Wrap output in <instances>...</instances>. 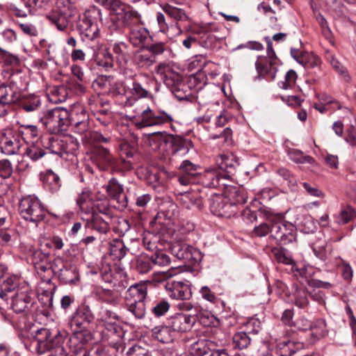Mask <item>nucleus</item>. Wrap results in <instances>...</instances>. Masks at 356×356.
<instances>
[{
  "instance_id": "32",
  "label": "nucleus",
  "mask_w": 356,
  "mask_h": 356,
  "mask_svg": "<svg viewBox=\"0 0 356 356\" xmlns=\"http://www.w3.org/2000/svg\"><path fill=\"white\" fill-rule=\"evenodd\" d=\"M146 80V83L143 86L138 80H135L132 83V87L130 89L131 95L135 97L136 99L142 98H148L152 96L149 91V84L152 83L153 80L151 79L148 76H144Z\"/></svg>"
},
{
  "instance_id": "4",
  "label": "nucleus",
  "mask_w": 356,
  "mask_h": 356,
  "mask_svg": "<svg viewBox=\"0 0 356 356\" xmlns=\"http://www.w3.org/2000/svg\"><path fill=\"white\" fill-rule=\"evenodd\" d=\"M173 120V117L170 113L164 111H154L149 107L144 110L140 115L134 116L132 118V122L138 129L170 124Z\"/></svg>"
},
{
  "instance_id": "40",
  "label": "nucleus",
  "mask_w": 356,
  "mask_h": 356,
  "mask_svg": "<svg viewBox=\"0 0 356 356\" xmlns=\"http://www.w3.org/2000/svg\"><path fill=\"white\" fill-rule=\"evenodd\" d=\"M289 156L290 159L296 163H309L312 165L316 164L315 159L312 156L305 155L302 151L296 149L289 150Z\"/></svg>"
},
{
  "instance_id": "12",
  "label": "nucleus",
  "mask_w": 356,
  "mask_h": 356,
  "mask_svg": "<svg viewBox=\"0 0 356 356\" xmlns=\"http://www.w3.org/2000/svg\"><path fill=\"white\" fill-rule=\"evenodd\" d=\"M165 288L168 291L169 296L173 299L188 300L192 296L189 286L182 282H167Z\"/></svg>"
},
{
  "instance_id": "5",
  "label": "nucleus",
  "mask_w": 356,
  "mask_h": 356,
  "mask_svg": "<svg viewBox=\"0 0 356 356\" xmlns=\"http://www.w3.org/2000/svg\"><path fill=\"white\" fill-rule=\"evenodd\" d=\"M43 124L51 134L65 131L70 124L69 112L63 107L53 108L46 115Z\"/></svg>"
},
{
  "instance_id": "19",
  "label": "nucleus",
  "mask_w": 356,
  "mask_h": 356,
  "mask_svg": "<svg viewBox=\"0 0 356 356\" xmlns=\"http://www.w3.org/2000/svg\"><path fill=\"white\" fill-rule=\"evenodd\" d=\"M46 145L41 138L28 143L24 151V156H26L33 161H36L46 154Z\"/></svg>"
},
{
  "instance_id": "7",
  "label": "nucleus",
  "mask_w": 356,
  "mask_h": 356,
  "mask_svg": "<svg viewBox=\"0 0 356 356\" xmlns=\"http://www.w3.org/2000/svg\"><path fill=\"white\" fill-rule=\"evenodd\" d=\"M211 212L217 216L229 218L236 213V208L229 204L222 195L213 194L209 199Z\"/></svg>"
},
{
  "instance_id": "42",
  "label": "nucleus",
  "mask_w": 356,
  "mask_h": 356,
  "mask_svg": "<svg viewBox=\"0 0 356 356\" xmlns=\"http://www.w3.org/2000/svg\"><path fill=\"white\" fill-rule=\"evenodd\" d=\"M251 339L246 332H238L232 337V346L235 349H245L250 344Z\"/></svg>"
},
{
  "instance_id": "64",
  "label": "nucleus",
  "mask_w": 356,
  "mask_h": 356,
  "mask_svg": "<svg viewBox=\"0 0 356 356\" xmlns=\"http://www.w3.org/2000/svg\"><path fill=\"white\" fill-rule=\"evenodd\" d=\"M128 356H152L150 350L139 345H134L131 347L128 352Z\"/></svg>"
},
{
  "instance_id": "10",
  "label": "nucleus",
  "mask_w": 356,
  "mask_h": 356,
  "mask_svg": "<svg viewBox=\"0 0 356 356\" xmlns=\"http://www.w3.org/2000/svg\"><path fill=\"white\" fill-rule=\"evenodd\" d=\"M45 148L51 153L58 154L62 156L64 154L72 152L73 148L71 147L72 140L70 138H58L54 137L48 138Z\"/></svg>"
},
{
  "instance_id": "34",
  "label": "nucleus",
  "mask_w": 356,
  "mask_h": 356,
  "mask_svg": "<svg viewBox=\"0 0 356 356\" xmlns=\"http://www.w3.org/2000/svg\"><path fill=\"white\" fill-rule=\"evenodd\" d=\"M154 337L163 343H168L173 341L175 332L168 323V325L156 327L153 329Z\"/></svg>"
},
{
  "instance_id": "3",
  "label": "nucleus",
  "mask_w": 356,
  "mask_h": 356,
  "mask_svg": "<svg viewBox=\"0 0 356 356\" xmlns=\"http://www.w3.org/2000/svg\"><path fill=\"white\" fill-rule=\"evenodd\" d=\"M120 15L122 25L129 27L130 42L134 46L143 45L149 36V31L140 24V14L135 10H130Z\"/></svg>"
},
{
  "instance_id": "28",
  "label": "nucleus",
  "mask_w": 356,
  "mask_h": 356,
  "mask_svg": "<svg viewBox=\"0 0 356 356\" xmlns=\"http://www.w3.org/2000/svg\"><path fill=\"white\" fill-rule=\"evenodd\" d=\"M111 220L103 218L99 213H94L91 218L86 220V227L92 228L101 234H106L110 229L108 220Z\"/></svg>"
},
{
  "instance_id": "50",
  "label": "nucleus",
  "mask_w": 356,
  "mask_h": 356,
  "mask_svg": "<svg viewBox=\"0 0 356 356\" xmlns=\"http://www.w3.org/2000/svg\"><path fill=\"white\" fill-rule=\"evenodd\" d=\"M314 339H318L325 336L327 332L326 323L323 319H318L312 323L310 328Z\"/></svg>"
},
{
  "instance_id": "44",
  "label": "nucleus",
  "mask_w": 356,
  "mask_h": 356,
  "mask_svg": "<svg viewBox=\"0 0 356 356\" xmlns=\"http://www.w3.org/2000/svg\"><path fill=\"white\" fill-rule=\"evenodd\" d=\"M41 106V101L38 97H31L23 99L19 103V108L26 113L38 111Z\"/></svg>"
},
{
  "instance_id": "33",
  "label": "nucleus",
  "mask_w": 356,
  "mask_h": 356,
  "mask_svg": "<svg viewBox=\"0 0 356 356\" xmlns=\"http://www.w3.org/2000/svg\"><path fill=\"white\" fill-rule=\"evenodd\" d=\"M154 266L153 258L146 254H140L135 260L134 268L140 274L149 273Z\"/></svg>"
},
{
  "instance_id": "23",
  "label": "nucleus",
  "mask_w": 356,
  "mask_h": 356,
  "mask_svg": "<svg viewBox=\"0 0 356 356\" xmlns=\"http://www.w3.org/2000/svg\"><path fill=\"white\" fill-rule=\"evenodd\" d=\"M147 293V287L145 283H139L131 285L126 292V302H145Z\"/></svg>"
},
{
  "instance_id": "29",
  "label": "nucleus",
  "mask_w": 356,
  "mask_h": 356,
  "mask_svg": "<svg viewBox=\"0 0 356 356\" xmlns=\"http://www.w3.org/2000/svg\"><path fill=\"white\" fill-rule=\"evenodd\" d=\"M193 248L186 243L176 241L171 245V252L177 259L189 261L193 258Z\"/></svg>"
},
{
  "instance_id": "18",
  "label": "nucleus",
  "mask_w": 356,
  "mask_h": 356,
  "mask_svg": "<svg viewBox=\"0 0 356 356\" xmlns=\"http://www.w3.org/2000/svg\"><path fill=\"white\" fill-rule=\"evenodd\" d=\"M133 62L138 67L147 69L156 63V59L147 47H143L134 53Z\"/></svg>"
},
{
  "instance_id": "11",
  "label": "nucleus",
  "mask_w": 356,
  "mask_h": 356,
  "mask_svg": "<svg viewBox=\"0 0 356 356\" xmlns=\"http://www.w3.org/2000/svg\"><path fill=\"white\" fill-rule=\"evenodd\" d=\"M92 161L102 170H106L115 162V159L110 151L102 146H96L92 151Z\"/></svg>"
},
{
  "instance_id": "15",
  "label": "nucleus",
  "mask_w": 356,
  "mask_h": 356,
  "mask_svg": "<svg viewBox=\"0 0 356 356\" xmlns=\"http://www.w3.org/2000/svg\"><path fill=\"white\" fill-rule=\"evenodd\" d=\"M31 262L37 273L41 277L48 276L49 266V254L40 250L33 252Z\"/></svg>"
},
{
  "instance_id": "37",
  "label": "nucleus",
  "mask_w": 356,
  "mask_h": 356,
  "mask_svg": "<svg viewBox=\"0 0 356 356\" xmlns=\"http://www.w3.org/2000/svg\"><path fill=\"white\" fill-rule=\"evenodd\" d=\"M127 248L123 241L120 239H114L110 243V254L113 259L121 260L127 254Z\"/></svg>"
},
{
  "instance_id": "36",
  "label": "nucleus",
  "mask_w": 356,
  "mask_h": 356,
  "mask_svg": "<svg viewBox=\"0 0 356 356\" xmlns=\"http://www.w3.org/2000/svg\"><path fill=\"white\" fill-rule=\"evenodd\" d=\"M118 320V316L114 312L104 307H102L100 309L97 316V321L107 329H110V327L114 326Z\"/></svg>"
},
{
  "instance_id": "59",
  "label": "nucleus",
  "mask_w": 356,
  "mask_h": 356,
  "mask_svg": "<svg viewBox=\"0 0 356 356\" xmlns=\"http://www.w3.org/2000/svg\"><path fill=\"white\" fill-rule=\"evenodd\" d=\"M272 252L279 263L284 264H291L293 261L292 258L286 254L282 248H275L272 250Z\"/></svg>"
},
{
  "instance_id": "53",
  "label": "nucleus",
  "mask_w": 356,
  "mask_h": 356,
  "mask_svg": "<svg viewBox=\"0 0 356 356\" xmlns=\"http://www.w3.org/2000/svg\"><path fill=\"white\" fill-rule=\"evenodd\" d=\"M121 156H124L127 158H132L137 152L134 143H130L127 140H123L120 145Z\"/></svg>"
},
{
  "instance_id": "6",
  "label": "nucleus",
  "mask_w": 356,
  "mask_h": 356,
  "mask_svg": "<svg viewBox=\"0 0 356 356\" xmlns=\"http://www.w3.org/2000/svg\"><path fill=\"white\" fill-rule=\"evenodd\" d=\"M278 220L273 222L270 226L271 236L280 244L286 245L296 240V229L293 224L282 222L281 215L276 216Z\"/></svg>"
},
{
  "instance_id": "24",
  "label": "nucleus",
  "mask_w": 356,
  "mask_h": 356,
  "mask_svg": "<svg viewBox=\"0 0 356 356\" xmlns=\"http://www.w3.org/2000/svg\"><path fill=\"white\" fill-rule=\"evenodd\" d=\"M92 340V335L88 330L75 331L69 339L70 348L86 350V344Z\"/></svg>"
},
{
  "instance_id": "52",
  "label": "nucleus",
  "mask_w": 356,
  "mask_h": 356,
  "mask_svg": "<svg viewBox=\"0 0 356 356\" xmlns=\"http://www.w3.org/2000/svg\"><path fill=\"white\" fill-rule=\"evenodd\" d=\"M20 147L19 141L16 138H6L3 143L2 149L6 154H14Z\"/></svg>"
},
{
  "instance_id": "35",
  "label": "nucleus",
  "mask_w": 356,
  "mask_h": 356,
  "mask_svg": "<svg viewBox=\"0 0 356 356\" xmlns=\"http://www.w3.org/2000/svg\"><path fill=\"white\" fill-rule=\"evenodd\" d=\"M161 8L170 18L176 22V26H177L179 22L186 21L188 19V16L185 11L179 8L172 6L168 3H164L161 6Z\"/></svg>"
},
{
  "instance_id": "14",
  "label": "nucleus",
  "mask_w": 356,
  "mask_h": 356,
  "mask_svg": "<svg viewBox=\"0 0 356 356\" xmlns=\"http://www.w3.org/2000/svg\"><path fill=\"white\" fill-rule=\"evenodd\" d=\"M51 334L50 330L44 327L38 329L35 332V348L39 354H45L47 350H49L50 346L55 341L54 337L51 338Z\"/></svg>"
},
{
  "instance_id": "20",
  "label": "nucleus",
  "mask_w": 356,
  "mask_h": 356,
  "mask_svg": "<svg viewBox=\"0 0 356 356\" xmlns=\"http://www.w3.org/2000/svg\"><path fill=\"white\" fill-rule=\"evenodd\" d=\"M180 204L187 209L200 210L203 204L202 200L197 192H185L178 197Z\"/></svg>"
},
{
  "instance_id": "1",
  "label": "nucleus",
  "mask_w": 356,
  "mask_h": 356,
  "mask_svg": "<svg viewBox=\"0 0 356 356\" xmlns=\"http://www.w3.org/2000/svg\"><path fill=\"white\" fill-rule=\"evenodd\" d=\"M99 21H102L99 8L93 6L86 11L77 24V29L83 41H92L100 36L97 25Z\"/></svg>"
},
{
  "instance_id": "25",
  "label": "nucleus",
  "mask_w": 356,
  "mask_h": 356,
  "mask_svg": "<svg viewBox=\"0 0 356 356\" xmlns=\"http://www.w3.org/2000/svg\"><path fill=\"white\" fill-rule=\"evenodd\" d=\"M32 305V299L26 292H18L13 298L12 307L16 313L26 312Z\"/></svg>"
},
{
  "instance_id": "55",
  "label": "nucleus",
  "mask_w": 356,
  "mask_h": 356,
  "mask_svg": "<svg viewBox=\"0 0 356 356\" xmlns=\"http://www.w3.org/2000/svg\"><path fill=\"white\" fill-rule=\"evenodd\" d=\"M170 307V305L167 300H161L155 303L152 309V312L156 317H161L168 312Z\"/></svg>"
},
{
  "instance_id": "2",
  "label": "nucleus",
  "mask_w": 356,
  "mask_h": 356,
  "mask_svg": "<svg viewBox=\"0 0 356 356\" xmlns=\"http://www.w3.org/2000/svg\"><path fill=\"white\" fill-rule=\"evenodd\" d=\"M19 211L23 219L35 225L42 221L47 215L44 204L35 195L22 197L19 202Z\"/></svg>"
},
{
  "instance_id": "17",
  "label": "nucleus",
  "mask_w": 356,
  "mask_h": 356,
  "mask_svg": "<svg viewBox=\"0 0 356 356\" xmlns=\"http://www.w3.org/2000/svg\"><path fill=\"white\" fill-rule=\"evenodd\" d=\"M275 60L272 58L259 57L255 63L256 69L259 76H267L270 79H274L277 72L275 65Z\"/></svg>"
},
{
  "instance_id": "51",
  "label": "nucleus",
  "mask_w": 356,
  "mask_h": 356,
  "mask_svg": "<svg viewBox=\"0 0 356 356\" xmlns=\"http://www.w3.org/2000/svg\"><path fill=\"white\" fill-rule=\"evenodd\" d=\"M59 277L66 284H74L79 280V275L74 268H65L60 270Z\"/></svg>"
},
{
  "instance_id": "8",
  "label": "nucleus",
  "mask_w": 356,
  "mask_h": 356,
  "mask_svg": "<svg viewBox=\"0 0 356 356\" xmlns=\"http://www.w3.org/2000/svg\"><path fill=\"white\" fill-rule=\"evenodd\" d=\"M196 321L195 316L182 313L176 314L168 320V324L175 332H186L190 331Z\"/></svg>"
},
{
  "instance_id": "63",
  "label": "nucleus",
  "mask_w": 356,
  "mask_h": 356,
  "mask_svg": "<svg viewBox=\"0 0 356 356\" xmlns=\"http://www.w3.org/2000/svg\"><path fill=\"white\" fill-rule=\"evenodd\" d=\"M338 267L343 280L350 284L352 282L353 276V270L350 264L343 261L341 264L339 265Z\"/></svg>"
},
{
  "instance_id": "39",
  "label": "nucleus",
  "mask_w": 356,
  "mask_h": 356,
  "mask_svg": "<svg viewBox=\"0 0 356 356\" xmlns=\"http://www.w3.org/2000/svg\"><path fill=\"white\" fill-rule=\"evenodd\" d=\"M18 132L27 143L40 138L38 129L35 125H22L19 127Z\"/></svg>"
},
{
  "instance_id": "22",
  "label": "nucleus",
  "mask_w": 356,
  "mask_h": 356,
  "mask_svg": "<svg viewBox=\"0 0 356 356\" xmlns=\"http://www.w3.org/2000/svg\"><path fill=\"white\" fill-rule=\"evenodd\" d=\"M67 337V332L65 330H58L54 335L55 341L52 343V345L50 346L49 350H47V352L45 353L47 354V356H66L67 353L63 346V343Z\"/></svg>"
},
{
  "instance_id": "49",
  "label": "nucleus",
  "mask_w": 356,
  "mask_h": 356,
  "mask_svg": "<svg viewBox=\"0 0 356 356\" xmlns=\"http://www.w3.org/2000/svg\"><path fill=\"white\" fill-rule=\"evenodd\" d=\"M97 64L105 68L106 70L110 69L113 66V58L112 55L106 50H104L98 53L95 58Z\"/></svg>"
},
{
  "instance_id": "26",
  "label": "nucleus",
  "mask_w": 356,
  "mask_h": 356,
  "mask_svg": "<svg viewBox=\"0 0 356 356\" xmlns=\"http://www.w3.org/2000/svg\"><path fill=\"white\" fill-rule=\"evenodd\" d=\"M19 99L18 92L14 88L10 86H0V110H5L2 108L6 105H10L17 102Z\"/></svg>"
},
{
  "instance_id": "57",
  "label": "nucleus",
  "mask_w": 356,
  "mask_h": 356,
  "mask_svg": "<svg viewBox=\"0 0 356 356\" xmlns=\"http://www.w3.org/2000/svg\"><path fill=\"white\" fill-rule=\"evenodd\" d=\"M298 225L301 231L307 234L314 232L316 229L315 223L309 215L304 216Z\"/></svg>"
},
{
  "instance_id": "13",
  "label": "nucleus",
  "mask_w": 356,
  "mask_h": 356,
  "mask_svg": "<svg viewBox=\"0 0 356 356\" xmlns=\"http://www.w3.org/2000/svg\"><path fill=\"white\" fill-rule=\"evenodd\" d=\"M225 180L228 179L224 177V175L217 168L205 170L201 177V182L203 186L209 188H216L221 185L225 186Z\"/></svg>"
},
{
  "instance_id": "46",
  "label": "nucleus",
  "mask_w": 356,
  "mask_h": 356,
  "mask_svg": "<svg viewBox=\"0 0 356 356\" xmlns=\"http://www.w3.org/2000/svg\"><path fill=\"white\" fill-rule=\"evenodd\" d=\"M111 141V137L105 136L97 131H90L85 136V143L86 144L108 143Z\"/></svg>"
},
{
  "instance_id": "38",
  "label": "nucleus",
  "mask_w": 356,
  "mask_h": 356,
  "mask_svg": "<svg viewBox=\"0 0 356 356\" xmlns=\"http://www.w3.org/2000/svg\"><path fill=\"white\" fill-rule=\"evenodd\" d=\"M113 51L115 54L119 65L123 67L128 61L129 56L128 46L124 42H116L113 44Z\"/></svg>"
},
{
  "instance_id": "31",
  "label": "nucleus",
  "mask_w": 356,
  "mask_h": 356,
  "mask_svg": "<svg viewBox=\"0 0 356 356\" xmlns=\"http://www.w3.org/2000/svg\"><path fill=\"white\" fill-rule=\"evenodd\" d=\"M106 192L111 198L117 200L118 202H121L122 206L126 205L125 196L122 194L123 188L118 183L116 179H111L106 185Z\"/></svg>"
},
{
  "instance_id": "21",
  "label": "nucleus",
  "mask_w": 356,
  "mask_h": 356,
  "mask_svg": "<svg viewBox=\"0 0 356 356\" xmlns=\"http://www.w3.org/2000/svg\"><path fill=\"white\" fill-rule=\"evenodd\" d=\"M171 153L173 156H186L190 149L193 147L191 140L183 138L180 136H175L171 138Z\"/></svg>"
},
{
  "instance_id": "41",
  "label": "nucleus",
  "mask_w": 356,
  "mask_h": 356,
  "mask_svg": "<svg viewBox=\"0 0 356 356\" xmlns=\"http://www.w3.org/2000/svg\"><path fill=\"white\" fill-rule=\"evenodd\" d=\"M356 218V211L353 207L347 205L341 209L336 216V222L339 225H345Z\"/></svg>"
},
{
  "instance_id": "48",
  "label": "nucleus",
  "mask_w": 356,
  "mask_h": 356,
  "mask_svg": "<svg viewBox=\"0 0 356 356\" xmlns=\"http://www.w3.org/2000/svg\"><path fill=\"white\" fill-rule=\"evenodd\" d=\"M47 17L59 31H64L68 26L65 17L58 12H51Z\"/></svg>"
},
{
  "instance_id": "30",
  "label": "nucleus",
  "mask_w": 356,
  "mask_h": 356,
  "mask_svg": "<svg viewBox=\"0 0 356 356\" xmlns=\"http://www.w3.org/2000/svg\"><path fill=\"white\" fill-rule=\"evenodd\" d=\"M293 289L289 296V301L299 308H305L309 305L307 291L297 286H293Z\"/></svg>"
},
{
  "instance_id": "27",
  "label": "nucleus",
  "mask_w": 356,
  "mask_h": 356,
  "mask_svg": "<svg viewBox=\"0 0 356 356\" xmlns=\"http://www.w3.org/2000/svg\"><path fill=\"white\" fill-rule=\"evenodd\" d=\"M227 200L229 204L236 207L238 204H243L246 202V196L243 189L236 186H226L222 195Z\"/></svg>"
},
{
  "instance_id": "61",
  "label": "nucleus",
  "mask_w": 356,
  "mask_h": 356,
  "mask_svg": "<svg viewBox=\"0 0 356 356\" xmlns=\"http://www.w3.org/2000/svg\"><path fill=\"white\" fill-rule=\"evenodd\" d=\"M179 170L186 175L195 177L197 172V165L188 160H184L179 165Z\"/></svg>"
},
{
  "instance_id": "43",
  "label": "nucleus",
  "mask_w": 356,
  "mask_h": 356,
  "mask_svg": "<svg viewBox=\"0 0 356 356\" xmlns=\"http://www.w3.org/2000/svg\"><path fill=\"white\" fill-rule=\"evenodd\" d=\"M76 123H70L74 125V131L75 133L82 135V140L85 143V136L89 130V117L83 114L81 119H75Z\"/></svg>"
},
{
  "instance_id": "16",
  "label": "nucleus",
  "mask_w": 356,
  "mask_h": 356,
  "mask_svg": "<svg viewBox=\"0 0 356 356\" xmlns=\"http://www.w3.org/2000/svg\"><path fill=\"white\" fill-rule=\"evenodd\" d=\"M155 70L157 74L162 76L165 83L169 87H172L180 81V75L166 63H159Z\"/></svg>"
},
{
  "instance_id": "56",
  "label": "nucleus",
  "mask_w": 356,
  "mask_h": 356,
  "mask_svg": "<svg viewBox=\"0 0 356 356\" xmlns=\"http://www.w3.org/2000/svg\"><path fill=\"white\" fill-rule=\"evenodd\" d=\"M69 114L70 123H76L75 119H81L83 114L88 115L85 108L80 104H74Z\"/></svg>"
},
{
  "instance_id": "45",
  "label": "nucleus",
  "mask_w": 356,
  "mask_h": 356,
  "mask_svg": "<svg viewBox=\"0 0 356 356\" xmlns=\"http://www.w3.org/2000/svg\"><path fill=\"white\" fill-rule=\"evenodd\" d=\"M127 310L132 314L137 319L143 318L145 315V302L131 301L126 302Z\"/></svg>"
},
{
  "instance_id": "9",
  "label": "nucleus",
  "mask_w": 356,
  "mask_h": 356,
  "mask_svg": "<svg viewBox=\"0 0 356 356\" xmlns=\"http://www.w3.org/2000/svg\"><path fill=\"white\" fill-rule=\"evenodd\" d=\"M218 169L220 170L224 177L230 179L236 172L239 163L237 157L232 153L220 154L217 159Z\"/></svg>"
},
{
  "instance_id": "54",
  "label": "nucleus",
  "mask_w": 356,
  "mask_h": 356,
  "mask_svg": "<svg viewBox=\"0 0 356 356\" xmlns=\"http://www.w3.org/2000/svg\"><path fill=\"white\" fill-rule=\"evenodd\" d=\"M331 279L329 282L322 281L320 280H315V286L325 289H331L337 286L339 283L337 274L336 273H331Z\"/></svg>"
},
{
  "instance_id": "60",
  "label": "nucleus",
  "mask_w": 356,
  "mask_h": 356,
  "mask_svg": "<svg viewBox=\"0 0 356 356\" xmlns=\"http://www.w3.org/2000/svg\"><path fill=\"white\" fill-rule=\"evenodd\" d=\"M296 72L293 70H290L285 75V80L280 83V87L284 90L291 89L296 83Z\"/></svg>"
},
{
  "instance_id": "62",
  "label": "nucleus",
  "mask_w": 356,
  "mask_h": 356,
  "mask_svg": "<svg viewBox=\"0 0 356 356\" xmlns=\"http://www.w3.org/2000/svg\"><path fill=\"white\" fill-rule=\"evenodd\" d=\"M151 257L153 258L154 266H165L170 262L169 256L162 251H157Z\"/></svg>"
},
{
  "instance_id": "47",
  "label": "nucleus",
  "mask_w": 356,
  "mask_h": 356,
  "mask_svg": "<svg viewBox=\"0 0 356 356\" xmlns=\"http://www.w3.org/2000/svg\"><path fill=\"white\" fill-rule=\"evenodd\" d=\"M209 350L208 341L204 339H199L190 346V353L193 356H203Z\"/></svg>"
},
{
  "instance_id": "58",
  "label": "nucleus",
  "mask_w": 356,
  "mask_h": 356,
  "mask_svg": "<svg viewBox=\"0 0 356 356\" xmlns=\"http://www.w3.org/2000/svg\"><path fill=\"white\" fill-rule=\"evenodd\" d=\"M321 63V59L316 55L305 51L303 54V59L300 64L305 67H314Z\"/></svg>"
}]
</instances>
